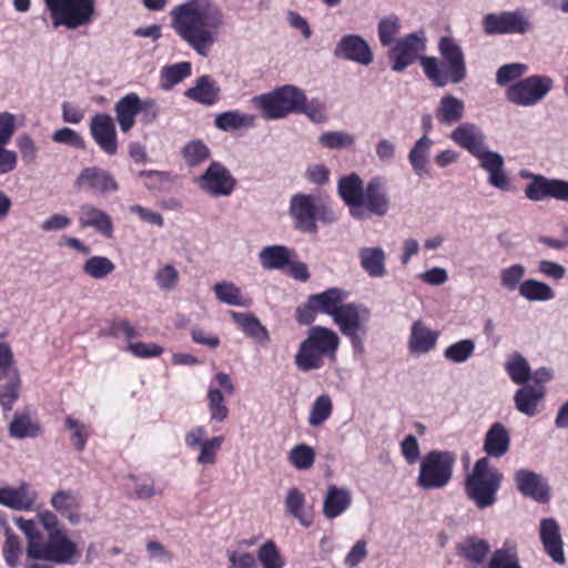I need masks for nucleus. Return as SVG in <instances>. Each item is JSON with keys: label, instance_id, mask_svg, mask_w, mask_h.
Here are the masks:
<instances>
[{"label": "nucleus", "instance_id": "f257e3e1", "mask_svg": "<svg viewBox=\"0 0 568 568\" xmlns=\"http://www.w3.org/2000/svg\"><path fill=\"white\" fill-rule=\"evenodd\" d=\"M170 16L176 36L197 55L207 58L225 22L222 9L212 0H187L175 6Z\"/></svg>", "mask_w": 568, "mask_h": 568}, {"label": "nucleus", "instance_id": "f03ea898", "mask_svg": "<svg viewBox=\"0 0 568 568\" xmlns=\"http://www.w3.org/2000/svg\"><path fill=\"white\" fill-rule=\"evenodd\" d=\"M37 517L47 531V537L37 528L33 520L22 517L13 519L26 537L28 558L55 564L71 562L77 554V546L60 529L58 517L49 510L39 513Z\"/></svg>", "mask_w": 568, "mask_h": 568}, {"label": "nucleus", "instance_id": "7ed1b4c3", "mask_svg": "<svg viewBox=\"0 0 568 568\" xmlns=\"http://www.w3.org/2000/svg\"><path fill=\"white\" fill-rule=\"evenodd\" d=\"M449 138L479 161L480 166L488 173V183L491 186L501 191L510 189L504 171L503 155L488 150L486 135L477 124L462 123L450 132Z\"/></svg>", "mask_w": 568, "mask_h": 568}, {"label": "nucleus", "instance_id": "20e7f679", "mask_svg": "<svg viewBox=\"0 0 568 568\" xmlns=\"http://www.w3.org/2000/svg\"><path fill=\"white\" fill-rule=\"evenodd\" d=\"M439 58L423 55L420 65L427 79L436 87L458 84L467 75L465 53L455 38L444 36L438 41Z\"/></svg>", "mask_w": 568, "mask_h": 568}, {"label": "nucleus", "instance_id": "39448f33", "mask_svg": "<svg viewBox=\"0 0 568 568\" xmlns=\"http://www.w3.org/2000/svg\"><path fill=\"white\" fill-rule=\"evenodd\" d=\"M339 345L337 334L324 326H314L301 343L295 356V366L302 372L318 369L324 357H334Z\"/></svg>", "mask_w": 568, "mask_h": 568}, {"label": "nucleus", "instance_id": "423d86ee", "mask_svg": "<svg viewBox=\"0 0 568 568\" xmlns=\"http://www.w3.org/2000/svg\"><path fill=\"white\" fill-rule=\"evenodd\" d=\"M503 475L487 457L479 458L465 478V493L479 509L491 507L497 500Z\"/></svg>", "mask_w": 568, "mask_h": 568}, {"label": "nucleus", "instance_id": "0eeeda50", "mask_svg": "<svg viewBox=\"0 0 568 568\" xmlns=\"http://www.w3.org/2000/svg\"><path fill=\"white\" fill-rule=\"evenodd\" d=\"M456 462L454 453L448 450H430L420 460L416 484L424 490L442 489L453 477Z\"/></svg>", "mask_w": 568, "mask_h": 568}, {"label": "nucleus", "instance_id": "6e6552de", "mask_svg": "<svg viewBox=\"0 0 568 568\" xmlns=\"http://www.w3.org/2000/svg\"><path fill=\"white\" fill-rule=\"evenodd\" d=\"M303 102H306L304 91L291 84L253 98L254 105L262 110L266 120H278L296 113Z\"/></svg>", "mask_w": 568, "mask_h": 568}, {"label": "nucleus", "instance_id": "1a4fd4ad", "mask_svg": "<svg viewBox=\"0 0 568 568\" xmlns=\"http://www.w3.org/2000/svg\"><path fill=\"white\" fill-rule=\"evenodd\" d=\"M371 311L358 303L344 304L332 318L343 336L349 339L355 355L365 353L366 324Z\"/></svg>", "mask_w": 568, "mask_h": 568}, {"label": "nucleus", "instance_id": "9d476101", "mask_svg": "<svg viewBox=\"0 0 568 568\" xmlns=\"http://www.w3.org/2000/svg\"><path fill=\"white\" fill-rule=\"evenodd\" d=\"M54 28L75 30L88 26L95 14L94 0H44Z\"/></svg>", "mask_w": 568, "mask_h": 568}, {"label": "nucleus", "instance_id": "9b49d317", "mask_svg": "<svg viewBox=\"0 0 568 568\" xmlns=\"http://www.w3.org/2000/svg\"><path fill=\"white\" fill-rule=\"evenodd\" d=\"M554 81L547 75H530L509 85L507 100L519 106H532L541 102L551 91Z\"/></svg>", "mask_w": 568, "mask_h": 568}, {"label": "nucleus", "instance_id": "f8f14e48", "mask_svg": "<svg viewBox=\"0 0 568 568\" xmlns=\"http://www.w3.org/2000/svg\"><path fill=\"white\" fill-rule=\"evenodd\" d=\"M21 377L10 346L0 343V406L10 410L20 396Z\"/></svg>", "mask_w": 568, "mask_h": 568}, {"label": "nucleus", "instance_id": "ddd939ff", "mask_svg": "<svg viewBox=\"0 0 568 568\" xmlns=\"http://www.w3.org/2000/svg\"><path fill=\"white\" fill-rule=\"evenodd\" d=\"M486 34H525L531 28V22L525 11H501L488 13L483 18Z\"/></svg>", "mask_w": 568, "mask_h": 568}, {"label": "nucleus", "instance_id": "4468645a", "mask_svg": "<svg viewBox=\"0 0 568 568\" xmlns=\"http://www.w3.org/2000/svg\"><path fill=\"white\" fill-rule=\"evenodd\" d=\"M425 49L426 37L422 30L399 39L388 51L392 70L403 72L418 59L419 53Z\"/></svg>", "mask_w": 568, "mask_h": 568}, {"label": "nucleus", "instance_id": "2eb2a0df", "mask_svg": "<svg viewBox=\"0 0 568 568\" xmlns=\"http://www.w3.org/2000/svg\"><path fill=\"white\" fill-rule=\"evenodd\" d=\"M197 184L203 192L212 196H227L233 192L236 182L224 165L212 162L199 176Z\"/></svg>", "mask_w": 568, "mask_h": 568}, {"label": "nucleus", "instance_id": "dca6fc26", "mask_svg": "<svg viewBox=\"0 0 568 568\" xmlns=\"http://www.w3.org/2000/svg\"><path fill=\"white\" fill-rule=\"evenodd\" d=\"M74 187L92 194H104L118 191L119 184L109 171L99 166H87L75 178Z\"/></svg>", "mask_w": 568, "mask_h": 568}, {"label": "nucleus", "instance_id": "f3484780", "mask_svg": "<svg viewBox=\"0 0 568 568\" xmlns=\"http://www.w3.org/2000/svg\"><path fill=\"white\" fill-rule=\"evenodd\" d=\"M531 182L525 189V195L534 202L552 197L568 202V181L548 179L539 174H529Z\"/></svg>", "mask_w": 568, "mask_h": 568}, {"label": "nucleus", "instance_id": "a211bd4d", "mask_svg": "<svg viewBox=\"0 0 568 568\" xmlns=\"http://www.w3.org/2000/svg\"><path fill=\"white\" fill-rule=\"evenodd\" d=\"M333 54L337 59L369 65L374 60L368 42L359 34L343 36L336 43Z\"/></svg>", "mask_w": 568, "mask_h": 568}, {"label": "nucleus", "instance_id": "6ab92c4d", "mask_svg": "<svg viewBox=\"0 0 568 568\" xmlns=\"http://www.w3.org/2000/svg\"><path fill=\"white\" fill-rule=\"evenodd\" d=\"M364 192L362 179L352 173L338 181V194L349 207V213L354 219L366 220L368 212L364 209Z\"/></svg>", "mask_w": 568, "mask_h": 568}, {"label": "nucleus", "instance_id": "aec40b11", "mask_svg": "<svg viewBox=\"0 0 568 568\" xmlns=\"http://www.w3.org/2000/svg\"><path fill=\"white\" fill-rule=\"evenodd\" d=\"M317 196L313 194L297 193L290 200V214L295 221L297 230L305 233H315L317 230L314 214Z\"/></svg>", "mask_w": 568, "mask_h": 568}, {"label": "nucleus", "instance_id": "412c9836", "mask_svg": "<svg viewBox=\"0 0 568 568\" xmlns=\"http://www.w3.org/2000/svg\"><path fill=\"white\" fill-rule=\"evenodd\" d=\"M90 132L94 142L105 154H116V129L112 118L109 114H95L90 121Z\"/></svg>", "mask_w": 568, "mask_h": 568}, {"label": "nucleus", "instance_id": "4be33fe9", "mask_svg": "<svg viewBox=\"0 0 568 568\" xmlns=\"http://www.w3.org/2000/svg\"><path fill=\"white\" fill-rule=\"evenodd\" d=\"M439 333L429 328L422 320L413 322L407 349L410 354L420 356L433 351L438 342Z\"/></svg>", "mask_w": 568, "mask_h": 568}, {"label": "nucleus", "instance_id": "5701e85b", "mask_svg": "<svg viewBox=\"0 0 568 568\" xmlns=\"http://www.w3.org/2000/svg\"><path fill=\"white\" fill-rule=\"evenodd\" d=\"M517 489L525 496L532 498L538 503H546L549 499V488L544 481L541 475L528 470L519 469L514 475Z\"/></svg>", "mask_w": 568, "mask_h": 568}, {"label": "nucleus", "instance_id": "b1692460", "mask_svg": "<svg viewBox=\"0 0 568 568\" xmlns=\"http://www.w3.org/2000/svg\"><path fill=\"white\" fill-rule=\"evenodd\" d=\"M79 223L83 227H92L106 239L113 237V222L111 216L91 203L79 207Z\"/></svg>", "mask_w": 568, "mask_h": 568}, {"label": "nucleus", "instance_id": "393cba45", "mask_svg": "<svg viewBox=\"0 0 568 568\" xmlns=\"http://www.w3.org/2000/svg\"><path fill=\"white\" fill-rule=\"evenodd\" d=\"M36 499L37 494L24 483L17 487L0 488V504L17 511L31 510Z\"/></svg>", "mask_w": 568, "mask_h": 568}, {"label": "nucleus", "instance_id": "a878e982", "mask_svg": "<svg viewBox=\"0 0 568 568\" xmlns=\"http://www.w3.org/2000/svg\"><path fill=\"white\" fill-rule=\"evenodd\" d=\"M540 539L547 555L557 564L566 561L559 525L552 518L542 519L540 523Z\"/></svg>", "mask_w": 568, "mask_h": 568}, {"label": "nucleus", "instance_id": "bb28decb", "mask_svg": "<svg viewBox=\"0 0 568 568\" xmlns=\"http://www.w3.org/2000/svg\"><path fill=\"white\" fill-rule=\"evenodd\" d=\"M352 504V493L346 487L331 485L323 500V514L327 519L343 515Z\"/></svg>", "mask_w": 568, "mask_h": 568}, {"label": "nucleus", "instance_id": "cd10ccee", "mask_svg": "<svg viewBox=\"0 0 568 568\" xmlns=\"http://www.w3.org/2000/svg\"><path fill=\"white\" fill-rule=\"evenodd\" d=\"M510 447V436L507 428L499 422L494 423L484 439V452L493 458H501Z\"/></svg>", "mask_w": 568, "mask_h": 568}, {"label": "nucleus", "instance_id": "c85d7f7f", "mask_svg": "<svg viewBox=\"0 0 568 568\" xmlns=\"http://www.w3.org/2000/svg\"><path fill=\"white\" fill-rule=\"evenodd\" d=\"M140 110L141 99L135 92L128 93L115 103V120L122 132H128L134 126Z\"/></svg>", "mask_w": 568, "mask_h": 568}, {"label": "nucleus", "instance_id": "c756f323", "mask_svg": "<svg viewBox=\"0 0 568 568\" xmlns=\"http://www.w3.org/2000/svg\"><path fill=\"white\" fill-rule=\"evenodd\" d=\"M361 267L371 277H383L386 275V253L379 246H362L358 248Z\"/></svg>", "mask_w": 568, "mask_h": 568}, {"label": "nucleus", "instance_id": "7c9ffc66", "mask_svg": "<svg viewBox=\"0 0 568 568\" xmlns=\"http://www.w3.org/2000/svg\"><path fill=\"white\" fill-rule=\"evenodd\" d=\"M364 204H366L368 212L374 215L385 216L387 214L389 199L381 179H373L367 183L364 192Z\"/></svg>", "mask_w": 568, "mask_h": 568}, {"label": "nucleus", "instance_id": "2f4dec72", "mask_svg": "<svg viewBox=\"0 0 568 568\" xmlns=\"http://www.w3.org/2000/svg\"><path fill=\"white\" fill-rule=\"evenodd\" d=\"M347 291L332 287L322 293L311 295V301L317 307L318 312L327 314L333 318L345 304L344 301L347 300Z\"/></svg>", "mask_w": 568, "mask_h": 568}, {"label": "nucleus", "instance_id": "473e14b6", "mask_svg": "<svg viewBox=\"0 0 568 568\" xmlns=\"http://www.w3.org/2000/svg\"><path fill=\"white\" fill-rule=\"evenodd\" d=\"M457 554L474 565L483 564L490 552L489 542L478 536H467L457 547Z\"/></svg>", "mask_w": 568, "mask_h": 568}, {"label": "nucleus", "instance_id": "72a5a7b5", "mask_svg": "<svg viewBox=\"0 0 568 568\" xmlns=\"http://www.w3.org/2000/svg\"><path fill=\"white\" fill-rule=\"evenodd\" d=\"M464 102L452 94L442 97L436 108V118L443 125L458 123L464 118Z\"/></svg>", "mask_w": 568, "mask_h": 568}, {"label": "nucleus", "instance_id": "f704fd0d", "mask_svg": "<svg viewBox=\"0 0 568 568\" xmlns=\"http://www.w3.org/2000/svg\"><path fill=\"white\" fill-rule=\"evenodd\" d=\"M544 387L524 386L514 396L515 406L518 412L529 417L537 415L538 404L544 398Z\"/></svg>", "mask_w": 568, "mask_h": 568}, {"label": "nucleus", "instance_id": "c9c22d12", "mask_svg": "<svg viewBox=\"0 0 568 568\" xmlns=\"http://www.w3.org/2000/svg\"><path fill=\"white\" fill-rule=\"evenodd\" d=\"M433 144L434 141L427 134H424L416 141L408 153V161L413 171L419 176L427 173L429 152Z\"/></svg>", "mask_w": 568, "mask_h": 568}, {"label": "nucleus", "instance_id": "e433bc0d", "mask_svg": "<svg viewBox=\"0 0 568 568\" xmlns=\"http://www.w3.org/2000/svg\"><path fill=\"white\" fill-rule=\"evenodd\" d=\"M486 568H523L516 544L505 540L503 546L491 554Z\"/></svg>", "mask_w": 568, "mask_h": 568}, {"label": "nucleus", "instance_id": "4c0bfd02", "mask_svg": "<svg viewBox=\"0 0 568 568\" xmlns=\"http://www.w3.org/2000/svg\"><path fill=\"white\" fill-rule=\"evenodd\" d=\"M235 323L251 337L266 343L270 341V334L260 320L250 313L230 312Z\"/></svg>", "mask_w": 568, "mask_h": 568}, {"label": "nucleus", "instance_id": "58836bf2", "mask_svg": "<svg viewBox=\"0 0 568 568\" xmlns=\"http://www.w3.org/2000/svg\"><path fill=\"white\" fill-rule=\"evenodd\" d=\"M305 495L297 488L292 487L287 490L285 497V509L303 527H310L313 524L312 517L304 511Z\"/></svg>", "mask_w": 568, "mask_h": 568}, {"label": "nucleus", "instance_id": "ea45409f", "mask_svg": "<svg viewBox=\"0 0 568 568\" xmlns=\"http://www.w3.org/2000/svg\"><path fill=\"white\" fill-rule=\"evenodd\" d=\"M520 296L529 302H546L554 298V290L544 282L526 280L518 286Z\"/></svg>", "mask_w": 568, "mask_h": 568}, {"label": "nucleus", "instance_id": "a19ab883", "mask_svg": "<svg viewBox=\"0 0 568 568\" xmlns=\"http://www.w3.org/2000/svg\"><path fill=\"white\" fill-rule=\"evenodd\" d=\"M260 262L265 270H280L290 262V250L282 245L264 247L258 253Z\"/></svg>", "mask_w": 568, "mask_h": 568}, {"label": "nucleus", "instance_id": "79ce46f5", "mask_svg": "<svg viewBox=\"0 0 568 568\" xmlns=\"http://www.w3.org/2000/svg\"><path fill=\"white\" fill-rule=\"evenodd\" d=\"M255 118L241 111H227L215 116L214 124L222 131H231L254 125Z\"/></svg>", "mask_w": 568, "mask_h": 568}, {"label": "nucleus", "instance_id": "37998d69", "mask_svg": "<svg viewBox=\"0 0 568 568\" xmlns=\"http://www.w3.org/2000/svg\"><path fill=\"white\" fill-rule=\"evenodd\" d=\"M51 505L57 511L69 519L71 524L79 523V503L71 493L64 490L55 493L51 499Z\"/></svg>", "mask_w": 568, "mask_h": 568}, {"label": "nucleus", "instance_id": "c03bdc74", "mask_svg": "<svg viewBox=\"0 0 568 568\" xmlns=\"http://www.w3.org/2000/svg\"><path fill=\"white\" fill-rule=\"evenodd\" d=\"M219 88L210 79L209 75H203L196 80L193 88L186 91V95L197 102L204 104H213L217 98Z\"/></svg>", "mask_w": 568, "mask_h": 568}, {"label": "nucleus", "instance_id": "a18cd8bd", "mask_svg": "<svg viewBox=\"0 0 568 568\" xmlns=\"http://www.w3.org/2000/svg\"><path fill=\"white\" fill-rule=\"evenodd\" d=\"M213 292L216 300L221 303L242 307L250 305V302L242 296L240 287L232 282L223 281L215 283Z\"/></svg>", "mask_w": 568, "mask_h": 568}, {"label": "nucleus", "instance_id": "49530a36", "mask_svg": "<svg viewBox=\"0 0 568 568\" xmlns=\"http://www.w3.org/2000/svg\"><path fill=\"white\" fill-rule=\"evenodd\" d=\"M82 270L93 280H103L115 271V264L106 256L94 255L84 262Z\"/></svg>", "mask_w": 568, "mask_h": 568}, {"label": "nucleus", "instance_id": "de8ad7c7", "mask_svg": "<svg viewBox=\"0 0 568 568\" xmlns=\"http://www.w3.org/2000/svg\"><path fill=\"white\" fill-rule=\"evenodd\" d=\"M191 74V63L180 62L168 65L161 72V88L170 90Z\"/></svg>", "mask_w": 568, "mask_h": 568}, {"label": "nucleus", "instance_id": "09e8293b", "mask_svg": "<svg viewBox=\"0 0 568 568\" xmlns=\"http://www.w3.org/2000/svg\"><path fill=\"white\" fill-rule=\"evenodd\" d=\"M154 281L160 291L171 293L178 287L180 274L172 264L166 263L158 267L154 273Z\"/></svg>", "mask_w": 568, "mask_h": 568}, {"label": "nucleus", "instance_id": "8fccbe9b", "mask_svg": "<svg viewBox=\"0 0 568 568\" xmlns=\"http://www.w3.org/2000/svg\"><path fill=\"white\" fill-rule=\"evenodd\" d=\"M506 371L516 384H524L531 378L527 359L518 353L513 354L506 363Z\"/></svg>", "mask_w": 568, "mask_h": 568}, {"label": "nucleus", "instance_id": "3c124183", "mask_svg": "<svg viewBox=\"0 0 568 568\" xmlns=\"http://www.w3.org/2000/svg\"><path fill=\"white\" fill-rule=\"evenodd\" d=\"M475 348L476 345L473 339H460L449 345L445 349L444 356L447 361L452 363L462 364L467 362L473 356Z\"/></svg>", "mask_w": 568, "mask_h": 568}, {"label": "nucleus", "instance_id": "603ef678", "mask_svg": "<svg viewBox=\"0 0 568 568\" xmlns=\"http://www.w3.org/2000/svg\"><path fill=\"white\" fill-rule=\"evenodd\" d=\"M318 143L331 150L352 148L355 136L346 131H326L318 135Z\"/></svg>", "mask_w": 568, "mask_h": 568}, {"label": "nucleus", "instance_id": "864d4df0", "mask_svg": "<svg viewBox=\"0 0 568 568\" xmlns=\"http://www.w3.org/2000/svg\"><path fill=\"white\" fill-rule=\"evenodd\" d=\"M207 409L211 419L217 423L224 422L229 416V408L225 405L222 390L211 387L207 390Z\"/></svg>", "mask_w": 568, "mask_h": 568}, {"label": "nucleus", "instance_id": "5fc2aeb1", "mask_svg": "<svg viewBox=\"0 0 568 568\" xmlns=\"http://www.w3.org/2000/svg\"><path fill=\"white\" fill-rule=\"evenodd\" d=\"M333 404L328 395H321L312 405L308 425L312 427L321 426L332 414Z\"/></svg>", "mask_w": 568, "mask_h": 568}, {"label": "nucleus", "instance_id": "6e6d98bb", "mask_svg": "<svg viewBox=\"0 0 568 568\" xmlns=\"http://www.w3.org/2000/svg\"><path fill=\"white\" fill-rule=\"evenodd\" d=\"M288 460L297 469H308L314 465L315 452L311 446L300 444L291 449Z\"/></svg>", "mask_w": 568, "mask_h": 568}, {"label": "nucleus", "instance_id": "4d7b16f0", "mask_svg": "<svg viewBox=\"0 0 568 568\" xmlns=\"http://www.w3.org/2000/svg\"><path fill=\"white\" fill-rule=\"evenodd\" d=\"M182 156L187 165L195 166L210 156V151L202 141L193 140L184 145Z\"/></svg>", "mask_w": 568, "mask_h": 568}, {"label": "nucleus", "instance_id": "13d9d810", "mask_svg": "<svg viewBox=\"0 0 568 568\" xmlns=\"http://www.w3.org/2000/svg\"><path fill=\"white\" fill-rule=\"evenodd\" d=\"M526 272L527 270L523 264H513L503 268L499 274L500 285L509 292L518 290Z\"/></svg>", "mask_w": 568, "mask_h": 568}, {"label": "nucleus", "instance_id": "bf43d9fd", "mask_svg": "<svg viewBox=\"0 0 568 568\" xmlns=\"http://www.w3.org/2000/svg\"><path fill=\"white\" fill-rule=\"evenodd\" d=\"M400 31L398 17L390 14L383 18L378 23V38L384 47L390 45Z\"/></svg>", "mask_w": 568, "mask_h": 568}, {"label": "nucleus", "instance_id": "052dcab7", "mask_svg": "<svg viewBox=\"0 0 568 568\" xmlns=\"http://www.w3.org/2000/svg\"><path fill=\"white\" fill-rule=\"evenodd\" d=\"M9 432L16 438L34 437L37 436L38 427L28 415L16 414L10 423Z\"/></svg>", "mask_w": 568, "mask_h": 568}, {"label": "nucleus", "instance_id": "680f3d73", "mask_svg": "<svg viewBox=\"0 0 568 568\" xmlns=\"http://www.w3.org/2000/svg\"><path fill=\"white\" fill-rule=\"evenodd\" d=\"M527 71V65L523 63H509L501 65L496 73V82L504 87L511 81L518 80Z\"/></svg>", "mask_w": 568, "mask_h": 568}, {"label": "nucleus", "instance_id": "e2e57ef3", "mask_svg": "<svg viewBox=\"0 0 568 568\" xmlns=\"http://www.w3.org/2000/svg\"><path fill=\"white\" fill-rule=\"evenodd\" d=\"M223 437L216 436L204 440L201 445L200 455L196 462L201 465H211L215 463L216 452L223 444Z\"/></svg>", "mask_w": 568, "mask_h": 568}, {"label": "nucleus", "instance_id": "0e129e2a", "mask_svg": "<svg viewBox=\"0 0 568 568\" xmlns=\"http://www.w3.org/2000/svg\"><path fill=\"white\" fill-rule=\"evenodd\" d=\"M257 557L263 568H282L278 551L272 540H267L258 548Z\"/></svg>", "mask_w": 568, "mask_h": 568}, {"label": "nucleus", "instance_id": "69168bd1", "mask_svg": "<svg viewBox=\"0 0 568 568\" xmlns=\"http://www.w3.org/2000/svg\"><path fill=\"white\" fill-rule=\"evenodd\" d=\"M22 547L19 538L13 535H8L3 545V556L6 562L10 567H17L20 562Z\"/></svg>", "mask_w": 568, "mask_h": 568}, {"label": "nucleus", "instance_id": "338daca9", "mask_svg": "<svg viewBox=\"0 0 568 568\" xmlns=\"http://www.w3.org/2000/svg\"><path fill=\"white\" fill-rule=\"evenodd\" d=\"M52 140L55 143L67 144L77 149L85 148V142L82 136L70 128H62L54 131Z\"/></svg>", "mask_w": 568, "mask_h": 568}, {"label": "nucleus", "instance_id": "774afa93", "mask_svg": "<svg viewBox=\"0 0 568 568\" xmlns=\"http://www.w3.org/2000/svg\"><path fill=\"white\" fill-rule=\"evenodd\" d=\"M296 113H304L311 121L315 123H323L326 121L325 108L318 100H311L303 102Z\"/></svg>", "mask_w": 568, "mask_h": 568}]
</instances>
